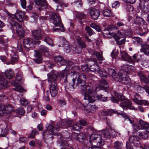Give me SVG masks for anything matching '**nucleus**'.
Here are the masks:
<instances>
[{
  "label": "nucleus",
  "mask_w": 149,
  "mask_h": 149,
  "mask_svg": "<svg viewBox=\"0 0 149 149\" xmlns=\"http://www.w3.org/2000/svg\"><path fill=\"white\" fill-rule=\"evenodd\" d=\"M8 14L10 17L9 19V24L8 26L12 30L16 31L19 37H22L24 36V31L23 28L22 27V23L21 26L19 24L13 19H16L18 22H21L23 20L24 16V13L23 12L20 10H17L15 14H10L8 11Z\"/></svg>",
  "instance_id": "f257e3e1"
},
{
  "label": "nucleus",
  "mask_w": 149,
  "mask_h": 149,
  "mask_svg": "<svg viewBox=\"0 0 149 149\" xmlns=\"http://www.w3.org/2000/svg\"><path fill=\"white\" fill-rule=\"evenodd\" d=\"M83 88L81 90V93L84 96V99L88 100L89 102H93L97 99L105 101L107 98V97H103L102 95H97L95 92L93 91L92 85H85Z\"/></svg>",
  "instance_id": "f03ea898"
},
{
  "label": "nucleus",
  "mask_w": 149,
  "mask_h": 149,
  "mask_svg": "<svg viewBox=\"0 0 149 149\" xmlns=\"http://www.w3.org/2000/svg\"><path fill=\"white\" fill-rule=\"evenodd\" d=\"M58 74L57 72L54 71H51L47 74L50 92L52 97H55L58 93V88L57 86L56 79Z\"/></svg>",
  "instance_id": "7ed1b4c3"
},
{
  "label": "nucleus",
  "mask_w": 149,
  "mask_h": 149,
  "mask_svg": "<svg viewBox=\"0 0 149 149\" xmlns=\"http://www.w3.org/2000/svg\"><path fill=\"white\" fill-rule=\"evenodd\" d=\"M102 137L106 139H109L111 138V135L109 132L107 130H103L102 131V136L100 134L93 133L90 138L89 142L91 144L93 142H96L99 143L100 146L102 145Z\"/></svg>",
  "instance_id": "20e7f679"
},
{
  "label": "nucleus",
  "mask_w": 149,
  "mask_h": 149,
  "mask_svg": "<svg viewBox=\"0 0 149 149\" xmlns=\"http://www.w3.org/2000/svg\"><path fill=\"white\" fill-rule=\"evenodd\" d=\"M136 119L132 120L131 124H132V133L136 134L138 131L140 130H145L149 133V124L142 120H139V125L136 123H134Z\"/></svg>",
  "instance_id": "39448f33"
},
{
  "label": "nucleus",
  "mask_w": 149,
  "mask_h": 149,
  "mask_svg": "<svg viewBox=\"0 0 149 149\" xmlns=\"http://www.w3.org/2000/svg\"><path fill=\"white\" fill-rule=\"evenodd\" d=\"M86 77L84 74H81L79 75L77 80V83L75 84L76 79L74 78H72L71 82L69 83V85L70 90L74 89L77 86L79 87H83L85 86L86 82Z\"/></svg>",
  "instance_id": "423d86ee"
},
{
  "label": "nucleus",
  "mask_w": 149,
  "mask_h": 149,
  "mask_svg": "<svg viewBox=\"0 0 149 149\" xmlns=\"http://www.w3.org/2000/svg\"><path fill=\"white\" fill-rule=\"evenodd\" d=\"M24 46L22 45L21 43L19 42L17 45V48L19 52H23L24 48L27 49L31 47L33 45V41L32 38H28L24 39L23 41Z\"/></svg>",
  "instance_id": "0eeeda50"
},
{
  "label": "nucleus",
  "mask_w": 149,
  "mask_h": 149,
  "mask_svg": "<svg viewBox=\"0 0 149 149\" xmlns=\"http://www.w3.org/2000/svg\"><path fill=\"white\" fill-rule=\"evenodd\" d=\"M51 19L52 22L56 26H58L60 28H62L61 31H64L65 30L63 24L61 22V17L58 13L52 12L51 14Z\"/></svg>",
  "instance_id": "6e6552de"
},
{
  "label": "nucleus",
  "mask_w": 149,
  "mask_h": 149,
  "mask_svg": "<svg viewBox=\"0 0 149 149\" xmlns=\"http://www.w3.org/2000/svg\"><path fill=\"white\" fill-rule=\"evenodd\" d=\"M13 110V107L10 104H0V115L1 116H5L6 114L10 113Z\"/></svg>",
  "instance_id": "1a4fd4ad"
},
{
  "label": "nucleus",
  "mask_w": 149,
  "mask_h": 149,
  "mask_svg": "<svg viewBox=\"0 0 149 149\" xmlns=\"http://www.w3.org/2000/svg\"><path fill=\"white\" fill-rule=\"evenodd\" d=\"M31 32L32 37L36 40H41L45 34L43 31L40 29L32 30Z\"/></svg>",
  "instance_id": "9d476101"
},
{
  "label": "nucleus",
  "mask_w": 149,
  "mask_h": 149,
  "mask_svg": "<svg viewBox=\"0 0 149 149\" xmlns=\"http://www.w3.org/2000/svg\"><path fill=\"white\" fill-rule=\"evenodd\" d=\"M73 137L82 143H85L87 141L86 135L82 133L79 134L74 133L73 134Z\"/></svg>",
  "instance_id": "9b49d317"
},
{
  "label": "nucleus",
  "mask_w": 149,
  "mask_h": 149,
  "mask_svg": "<svg viewBox=\"0 0 149 149\" xmlns=\"http://www.w3.org/2000/svg\"><path fill=\"white\" fill-rule=\"evenodd\" d=\"M116 81L119 82H122V83L124 84H130L129 81L130 80V78L128 76L127 74H123L120 76L119 75H117L116 78H115Z\"/></svg>",
  "instance_id": "f8f14e48"
},
{
  "label": "nucleus",
  "mask_w": 149,
  "mask_h": 149,
  "mask_svg": "<svg viewBox=\"0 0 149 149\" xmlns=\"http://www.w3.org/2000/svg\"><path fill=\"white\" fill-rule=\"evenodd\" d=\"M88 11L91 18L94 20L97 19L100 15L99 10L93 7L90 8Z\"/></svg>",
  "instance_id": "ddd939ff"
},
{
  "label": "nucleus",
  "mask_w": 149,
  "mask_h": 149,
  "mask_svg": "<svg viewBox=\"0 0 149 149\" xmlns=\"http://www.w3.org/2000/svg\"><path fill=\"white\" fill-rule=\"evenodd\" d=\"M109 35L112 36L115 38L117 42L120 45L123 44L125 42V39L122 38V35L120 33H116L109 32Z\"/></svg>",
  "instance_id": "4468645a"
},
{
  "label": "nucleus",
  "mask_w": 149,
  "mask_h": 149,
  "mask_svg": "<svg viewBox=\"0 0 149 149\" xmlns=\"http://www.w3.org/2000/svg\"><path fill=\"white\" fill-rule=\"evenodd\" d=\"M34 52L35 53L34 56L35 58L33 59V60L36 63H42V54L39 51L34 50Z\"/></svg>",
  "instance_id": "2eb2a0df"
},
{
  "label": "nucleus",
  "mask_w": 149,
  "mask_h": 149,
  "mask_svg": "<svg viewBox=\"0 0 149 149\" xmlns=\"http://www.w3.org/2000/svg\"><path fill=\"white\" fill-rule=\"evenodd\" d=\"M34 1L39 10L41 8H46L47 7L48 4L46 0H34Z\"/></svg>",
  "instance_id": "dca6fc26"
},
{
  "label": "nucleus",
  "mask_w": 149,
  "mask_h": 149,
  "mask_svg": "<svg viewBox=\"0 0 149 149\" xmlns=\"http://www.w3.org/2000/svg\"><path fill=\"white\" fill-rule=\"evenodd\" d=\"M135 97L133 99V101L136 103L141 105H148L149 104L148 101L146 100H139V95L138 94H136Z\"/></svg>",
  "instance_id": "f3484780"
},
{
  "label": "nucleus",
  "mask_w": 149,
  "mask_h": 149,
  "mask_svg": "<svg viewBox=\"0 0 149 149\" xmlns=\"http://www.w3.org/2000/svg\"><path fill=\"white\" fill-rule=\"evenodd\" d=\"M55 62L59 66L65 65L67 61L64 59L61 56H57L54 58Z\"/></svg>",
  "instance_id": "a211bd4d"
},
{
  "label": "nucleus",
  "mask_w": 149,
  "mask_h": 149,
  "mask_svg": "<svg viewBox=\"0 0 149 149\" xmlns=\"http://www.w3.org/2000/svg\"><path fill=\"white\" fill-rule=\"evenodd\" d=\"M119 104L120 106L124 109H130V102L128 99L120 102Z\"/></svg>",
  "instance_id": "6ab92c4d"
},
{
  "label": "nucleus",
  "mask_w": 149,
  "mask_h": 149,
  "mask_svg": "<svg viewBox=\"0 0 149 149\" xmlns=\"http://www.w3.org/2000/svg\"><path fill=\"white\" fill-rule=\"evenodd\" d=\"M99 88L100 89L99 90L107 89L108 87V84L106 81L104 79H102L100 81V83L99 85Z\"/></svg>",
  "instance_id": "aec40b11"
},
{
  "label": "nucleus",
  "mask_w": 149,
  "mask_h": 149,
  "mask_svg": "<svg viewBox=\"0 0 149 149\" xmlns=\"http://www.w3.org/2000/svg\"><path fill=\"white\" fill-rule=\"evenodd\" d=\"M76 39L79 47L81 49L85 48L86 47V45L85 42L82 40L79 36H77Z\"/></svg>",
  "instance_id": "412c9836"
},
{
  "label": "nucleus",
  "mask_w": 149,
  "mask_h": 149,
  "mask_svg": "<svg viewBox=\"0 0 149 149\" xmlns=\"http://www.w3.org/2000/svg\"><path fill=\"white\" fill-rule=\"evenodd\" d=\"M121 58L123 61L128 62H130V58L128 55L127 52L125 51H120Z\"/></svg>",
  "instance_id": "4be33fe9"
},
{
  "label": "nucleus",
  "mask_w": 149,
  "mask_h": 149,
  "mask_svg": "<svg viewBox=\"0 0 149 149\" xmlns=\"http://www.w3.org/2000/svg\"><path fill=\"white\" fill-rule=\"evenodd\" d=\"M138 75L141 81L144 82L146 84L148 83L149 79L146 77L143 72L141 71L139 72L138 73Z\"/></svg>",
  "instance_id": "5701e85b"
},
{
  "label": "nucleus",
  "mask_w": 149,
  "mask_h": 149,
  "mask_svg": "<svg viewBox=\"0 0 149 149\" xmlns=\"http://www.w3.org/2000/svg\"><path fill=\"white\" fill-rule=\"evenodd\" d=\"M141 50L144 54L149 56V45L146 43H143L141 45Z\"/></svg>",
  "instance_id": "b1692460"
},
{
  "label": "nucleus",
  "mask_w": 149,
  "mask_h": 149,
  "mask_svg": "<svg viewBox=\"0 0 149 149\" xmlns=\"http://www.w3.org/2000/svg\"><path fill=\"white\" fill-rule=\"evenodd\" d=\"M65 121L61 120L55 126V130L60 131L61 128H66Z\"/></svg>",
  "instance_id": "393cba45"
},
{
  "label": "nucleus",
  "mask_w": 149,
  "mask_h": 149,
  "mask_svg": "<svg viewBox=\"0 0 149 149\" xmlns=\"http://www.w3.org/2000/svg\"><path fill=\"white\" fill-rule=\"evenodd\" d=\"M4 74L7 78L9 79H12L15 75V74L11 69L7 70L5 72Z\"/></svg>",
  "instance_id": "a878e982"
},
{
  "label": "nucleus",
  "mask_w": 149,
  "mask_h": 149,
  "mask_svg": "<svg viewBox=\"0 0 149 149\" xmlns=\"http://www.w3.org/2000/svg\"><path fill=\"white\" fill-rule=\"evenodd\" d=\"M90 70L94 72L95 73H98L99 70V66L97 63L96 61L95 64H92L89 67Z\"/></svg>",
  "instance_id": "bb28decb"
},
{
  "label": "nucleus",
  "mask_w": 149,
  "mask_h": 149,
  "mask_svg": "<svg viewBox=\"0 0 149 149\" xmlns=\"http://www.w3.org/2000/svg\"><path fill=\"white\" fill-rule=\"evenodd\" d=\"M60 42L61 44H62V47H67V48L65 49L66 51L67 50H68V52L69 51V47L68 43L65 38L63 37H61L60 38Z\"/></svg>",
  "instance_id": "cd10ccee"
},
{
  "label": "nucleus",
  "mask_w": 149,
  "mask_h": 149,
  "mask_svg": "<svg viewBox=\"0 0 149 149\" xmlns=\"http://www.w3.org/2000/svg\"><path fill=\"white\" fill-rule=\"evenodd\" d=\"M145 0H140L139 4V6L140 9L144 12L147 11L146 6L145 5Z\"/></svg>",
  "instance_id": "c85d7f7f"
},
{
  "label": "nucleus",
  "mask_w": 149,
  "mask_h": 149,
  "mask_svg": "<svg viewBox=\"0 0 149 149\" xmlns=\"http://www.w3.org/2000/svg\"><path fill=\"white\" fill-rule=\"evenodd\" d=\"M8 130L6 126L4 127L1 129V132L0 134V137H5L8 134Z\"/></svg>",
  "instance_id": "c756f323"
},
{
  "label": "nucleus",
  "mask_w": 149,
  "mask_h": 149,
  "mask_svg": "<svg viewBox=\"0 0 149 149\" xmlns=\"http://www.w3.org/2000/svg\"><path fill=\"white\" fill-rule=\"evenodd\" d=\"M113 146L114 148L116 149H122L123 144L121 142L117 141L113 143Z\"/></svg>",
  "instance_id": "7c9ffc66"
},
{
  "label": "nucleus",
  "mask_w": 149,
  "mask_h": 149,
  "mask_svg": "<svg viewBox=\"0 0 149 149\" xmlns=\"http://www.w3.org/2000/svg\"><path fill=\"white\" fill-rule=\"evenodd\" d=\"M137 133L136 134H133L132 133V135H131V140L132 141H131V145L132 144V143L134 145H135L136 143V142H138L139 141V138L136 135Z\"/></svg>",
  "instance_id": "2f4dec72"
},
{
  "label": "nucleus",
  "mask_w": 149,
  "mask_h": 149,
  "mask_svg": "<svg viewBox=\"0 0 149 149\" xmlns=\"http://www.w3.org/2000/svg\"><path fill=\"white\" fill-rule=\"evenodd\" d=\"M77 72L75 71L73 73V72H71V73H70L69 74H68L65 77V78L64 79V82L67 83L68 82V80L70 81V82H72V78H74L72 77H71V75H72V74H76Z\"/></svg>",
  "instance_id": "473e14b6"
},
{
  "label": "nucleus",
  "mask_w": 149,
  "mask_h": 149,
  "mask_svg": "<svg viewBox=\"0 0 149 149\" xmlns=\"http://www.w3.org/2000/svg\"><path fill=\"white\" fill-rule=\"evenodd\" d=\"M81 127V126L79 123H75L70 127V129L74 131H79Z\"/></svg>",
  "instance_id": "72a5a7b5"
},
{
  "label": "nucleus",
  "mask_w": 149,
  "mask_h": 149,
  "mask_svg": "<svg viewBox=\"0 0 149 149\" xmlns=\"http://www.w3.org/2000/svg\"><path fill=\"white\" fill-rule=\"evenodd\" d=\"M94 56L96 57L98 60L101 61L103 60V57L102 56L100 55V54L99 52H93L92 54V56L93 57Z\"/></svg>",
  "instance_id": "f704fd0d"
},
{
  "label": "nucleus",
  "mask_w": 149,
  "mask_h": 149,
  "mask_svg": "<svg viewBox=\"0 0 149 149\" xmlns=\"http://www.w3.org/2000/svg\"><path fill=\"white\" fill-rule=\"evenodd\" d=\"M102 13L105 17H110L112 16V12L111 10L105 9L102 11Z\"/></svg>",
  "instance_id": "c9c22d12"
},
{
  "label": "nucleus",
  "mask_w": 149,
  "mask_h": 149,
  "mask_svg": "<svg viewBox=\"0 0 149 149\" xmlns=\"http://www.w3.org/2000/svg\"><path fill=\"white\" fill-rule=\"evenodd\" d=\"M18 57L17 53H15L11 58V63L12 65L15 64L18 61Z\"/></svg>",
  "instance_id": "e433bc0d"
},
{
  "label": "nucleus",
  "mask_w": 149,
  "mask_h": 149,
  "mask_svg": "<svg viewBox=\"0 0 149 149\" xmlns=\"http://www.w3.org/2000/svg\"><path fill=\"white\" fill-rule=\"evenodd\" d=\"M44 41L51 46H54V44L52 39L48 36H46L44 39Z\"/></svg>",
  "instance_id": "4c0bfd02"
},
{
  "label": "nucleus",
  "mask_w": 149,
  "mask_h": 149,
  "mask_svg": "<svg viewBox=\"0 0 149 149\" xmlns=\"http://www.w3.org/2000/svg\"><path fill=\"white\" fill-rule=\"evenodd\" d=\"M5 36L0 37V43L5 46L8 45V39L5 38Z\"/></svg>",
  "instance_id": "58836bf2"
},
{
  "label": "nucleus",
  "mask_w": 149,
  "mask_h": 149,
  "mask_svg": "<svg viewBox=\"0 0 149 149\" xmlns=\"http://www.w3.org/2000/svg\"><path fill=\"white\" fill-rule=\"evenodd\" d=\"M122 68L125 71L126 74L130 73V65L128 64L124 65L122 67Z\"/></svg>",
  "instance_id": "ea45409f"
},
{
  "label": "nucleus",
  "mask_w": 149,
  "mask_h": 149,
  "mask_svg": "<svg viewBox=\"0 0 149 149\" xmlns=\"http://www.w3.org/2000/svg\"><path fill=\"white\" fill-rule=\"evenodd\" d=\"M99 75L101 77H106L108 75V72L104 70H102L99 71Z\"/></svg>",
  "instance_id": "a19ab883"
},
{
  "label": "nucleus",
  "mask_w": 149,
  "mask_h": 149,
  "mask_svg": "<svg viewBox=\"0 0 149 149\" xmlns=\"http://www.w3.org/2000/svg\"><path fill=\"white\" fill-rule=\"evenodd\" d=\"M76 17L79 19H82L86 18V15L83 12H79L77 13Z\"/></svg>",
  "instance_id": "79ce46f5"
},
{
  "label": "nucleus",
  "mask_w": 149,
  "mask_h": 149,
  "mask_svg": "<svg viewBox=\"0 0 149 149\" xmlns=\"http://www.w3.org/2000/svg\"><path fill=\"white\" fill-rule=\"evenodd\" d=\"M114 112V111L113 110L109 109L108 110L103 111L102 112V114L103 116H111Z\"/></svg>",
  "instance_id": "37998d69"
},
{
  "label": "nucleus",
  "mask_w": 149,
  "mask_h": 149,
  "mask_svg": "<svg viewBox=\"0 0 149 149\" xmlns=\"http://www.w3.org/2000/svg\"><path fill=\"white\" fill-rule=\"evenodd\" d=\"M124 2L126 3H128L129 4L128 6V7H126V9L127 10L128 12V19L129 21H130V15L129 14L130 13V0H123Z\"/></svg>",
  "instance_id": "c03bdc74"
},
{
  "label": "nucleus",
  "mask_w": 149,
  "mask_h": 149,
  "mask_svg": "<svg viewBox=\"0 0 149 149\" xmlns=\"http://www.w3.org/2000/svg\"><path fill=\"white\" fill-rule=\"evenodd\" d=\"M15 112L17 114L21 115H24L25 112L24 109L22 107L18 108L15 111Z\"/></svg>",
  "instance_id": "a18cd8bd"
},
{
  "label": "nucleus",
  "mask_w": 149,
  "mask_h": 149,
  "mask_svg": "<svg viewBox=\"0 0 149 149\" xmlns=\"http://www.w3.org/2000/svg\"><path fill=\"white\" fill-rule=\"evenodd\" d=\"M132 42L134 44H139L142 41V39L138 37H134L132 38Z\"/></svg>",
  "instance_id": "49530a36"
},
{
  "label": "nucleus",
  "mask_w": 149,
  "mask_h": 149,
  "mask_svg": "<svg viewBox=\"0 0 149 149\" xmlns=\"http://www.w3.org/2000/svg\"><path fill=\"white\" fill-rule=\"evenodd\" d=\"M95 61L92 59L88 58L86 60V63L87 67H89L92 64H95Z\"/></svg>",
  "instance_id": "de8ad7c7"
},
{
  "label": "nucleus",
  "mask_w": 149,
  "mask_h": 149,
  "mask_svg": "<svg viewBox=\"0 0 149 149\" xmlns=\"http://www.w3.org/2000/svg\"><path fill=\"white\" fill-rule=\"evenodd\" d=\"M47 130H48L49 131L53 134H56V132H54L55 131H57L55 130V128H54V127L52 125H49L48 127Z\"/></svg>",
  "instance_id": "09e8293b"
},
{
  "label": "nucleus",
  "mask_w": 149,
  "mask_h": 149,
  "mask_svg": "<svg viewBox=\"0 0 149 149\" xmlns=\"http://www.w3.org/2000/svg\"><path fill=\"white\" fill-rule=\"evenodd\" d=\"M138 135L143 139H146L148 137V134L145 132H139Z\"/></svg>",
  "instance_id": "8fccbe9b"
},
{
  "label": "nucleus",
  "mask_w": 149,
  "mask_h": 149,
  "mask_svg": "<svg viewBox=\"0 0 149 149\" xmlns=\"http://www.w3.org/2000/svg\"><path fill=\"white\" fill-rule=\"evenodd\" d=\"M85 30L88 33L89 36H91L94 33V32L89 26H86L85 28Z\"/></svg>",
  "instance_id": "3c124183"
},
{
  "label": "nucleus",
  "mask_w": 149,
  "mask_h": 149,
  "mask_svg": "<svg viewBox=\"0 0 149 149\" xmlns=\"http://www.w3.org/2000/svg\"><path fill=\"white\" fill-rule=\"evenodd\" d=\"M62 146L61 149H68L69 147L68 143L65 141H62L61 142Z\"/></svg>",
  "instance_id": "603ef678"
},
{
  "label": "nucleus",
  "mask_w": 149,
  "mask_h": 149,
  "mask_svg": "<svg viewBox=\"0 0 149 149\" xmlns=\"http://www.w3.org/2000/svg\"><path fill=\"white\" fill-rule=\"evenodd\" d=\"M20 102L21 105L24 106L28 105L29 104L28 101L25 99L21 100Z\"/></svg>",
  "instance_id": "864d4df0"
},
{
  "label": "nucleus",
  "mask_w": 149,
  "mask_h": 149,
  "mask_svg": "<svg viewBox=\"0 0 149 149\" xmlns=\"http://www.w3.org/2000/svg\"><path fill=\"white\" fill-rule=\"evenodd\" d=\"M132 57L134 59H132L131 58V64L133 65L134 62H138L139 61V60L136 58L137 56L136 54H134Z\"/></svg>",
  "instance_id": "5fc2aeb1"
},
{
  "label": "nucleus",
  "mask_w": 149,
  "mask_h": 149,
  "mask_svg": "<svg viewBox=\"0 0 149 149\" xmlns=\"http://www.w3.org/2000/svg\"><path fill=\"white\" fill-rule=\"evenodd\" d=\"M117 97L118 99L119 100V101H120V102H123L125 100H127L125 98L124 95L121 94L118 95V96H117Z\"/></svg>",
  "instance_id": "6e6d98bb"
},
{
  "label": "nucleus",
  "mask_w": 149,
  "mask_h": 149,
  "mask_svg": "<svg viewBox=\"0 0 149 149\" xmlns=\"http://www.w3.org/2000/svg\"><path fill=\"white\" fill-rule=\"evenodd\" d=\"M15 89L16 91L19 92H21L23 90V88L19 84H17Z\"/></svg>",
  "instance_id": "4d7b16f0"
},
{
  "label": "nucleus",
  "mask_w": 149,
  "mask_h": 149,
  "mask_svg": "<svg viewBox=\"0 0 149 149\" xmlns=\"http://www.w3.org/2000/svg\"><path fill=\"white\" fill-rule=\"evenodd\" d=\"M56 3L58 4L60 6H62L64 5L63 0H52Z\"/></svg>",
  "instance_id": "13d9d810"
},
{
  "label": "nucleus",
  "mask_w": 149,
  "mask_h": 149,
  "mask_svg": "<svg viewBox=\"0 0 149 149\" xmlns=\"http://www.w3.org/2000/svg\"><path fill=\"white\" fill-rule=\"evenodd\" d=\"M65 126H66V128L70 127V128L71 125H72V121L71 120H67L65 121Z\"/></svg>",
  "instance_id": "bf43d9fd"
},
{
  "label": "nucleus",
  "mask_w": 149,
  "mask_h": 149,
  "mask_svg": "<svg viewBox=\"0 0 149 149\" xmlns=\"http://www.w3.org/2000/svg\"><path fill=\"white\" fill-rule=\"evenodd\" d=\"M40 49L41 52H48V49L44 46H41L40 47Z\"/></svg>",
  "instance_id": "052dcab7"
},
{
  "label": "nucleus",
  "mask_w": 149,
  "mask_h": 149,
  "mask_svg": "<svg viewBox=\"0 0 149 149\" xmlns=\"http://www.w3.org/2000/svg\"><path fill=\"white\" fill-rule=\"evenodd\" d=\"M19 141L20 143H26L27 142V138L24 137H20L19 139Z\"/></svg>",
  "instance_id": "680f3d73"
},
{
  "label": "nucleus",
  "mask_w": 149,
  "mask_h": 149,
  "mask_svg": "<svg viewBox=\"0 0 149 149\" xmlns=\"http://www.w3.org/2000/svg\"><path fill=\"white\" fill-rule=\"evenodd\" d=\"M90 110H88V111H89V112L92 113H93L96 110V106L94 105H92L90 104Z\"/></svg>",
  "instance_id": "e2e57ef3"
},
{
  "label": "nucleus",
  "mask_w": 149,
  "mask_h": 149,
  "mask_svg": "<svg viewBox=\"0 0 149 149\" xmlns=\"http://www.w3.org/2000/svg\"><path fill=\"white\" fill-rule=\"evenodd\" d=\"M88 102V103L86 105H84V107L85 110L87 112H89L88 110H90V104H89L90 102Z\"/></svg>",
  "instance_id": "0e129e2a"
},
{
  "label": "nucleus",
  "mask_w": 149,
  "mask_h": 149,
  "mask_svg": "<svg viewBox=\"0 0 149 149\" xmlns=\"http://www.w3.org/2000/svg\"><path fill=\"white\" fill-rule=\"evenodd\" d=\"M121 115L125 119H128L130 122V118L126 113H123L121 114Z\"/></svg>",
  "instance_id": "69168bd1"
},
{
  "label": "nucleus",
  "mask_w": 149,
  "mask_h": 149,
  "mask_svg": "<svg viewBox=\"0 0 149 149\" xmlns=\"http://www.w3.org/2000/svg\"><path fill=\"white\" fill-rule=\"evenodd\" d=\"M22 79V76L19 74L16 75L15 77V79L18 82H20Z\"/></svg>",
  "instance_id": "338daca9"
},
{
  "label": "nucleus",
  "mask_w": 149,
  "mask_h": 149,
  "mask_svg": "<svg viewBox=\"0 0 149 149\" xmlns=\"http://www.w3.org/2000/svg\"><path fill=\"white\" fill-rule=\"evenodd\" d=\"M20 2L21 4L22 7L23 8H25L26 3V0H20Z\"/></svg>",
  "instance_id": "774afa93"
}]
</instances>
